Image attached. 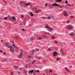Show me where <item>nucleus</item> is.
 <instances>
[{
	"label": "nucleus",
	"instance_id": "f257e3e1",
	"mask_svg": "<svg viewBox=\"0 0 75 75\" xmlns=\"http://www.w3.org/2000/svg\"><path fill=\"white\" fill-rule=\"evenodd\" d=\"M11 44L10 43H6L5 44V46L7 47V48H9L11 52H14V49L13 48V47L11 45H9Z\"/></svg>",
	"mask_w": 75,
	"mask_h": 75
},
{
	"label": "nucleus",
	"instance_id": "f03ea898",
	"mask_svg": "<svg viewBox=\"0 0 75 75\" xmlns=\"http://www.w3.org/2000/svg\"><path fill=\"white\" fill-rule=\"evenodd\" d=\"M23 52L24 51H23V50L21 51V52L19 54V58H21V57L23 56Z\"/></svg>",
	"mask_w": 75,
	"mask_h": 75
},
{
	"label": "nucleus",
	"instance_id": "7ed1b4c3",
	"mask_svg": "<svg viewBox=\"0 0 75 75\" xmlns=\"http://www.w3.org/2000/svg\"><path fill=\"white\" fill-rule=\"evenodd\" d=\"M53 57H56V56H57V55H58V54L57 53V52L56 51H54L53 52Z\"/></svg>",
	"mask_w": 75,
	"mask_h": 75
},
{
	"label": "nucleus",
	"instance_id": "20e7f679",
	"mask_svg": "<svg viewBox=\"0 0 75 75\" xmlns=\"http://www.w3.org/2000/svg\"><path fill=\"white\" fill-rule=\"evenodd\" d=\"M52 6H55V7H58V6H59V4L55 3L52 4Z\"/></svg>",
	"mask_w": 75,
	"mask_h": 75
},
{
	"label": "nucleus",
	"instance_id": "39448f33",
	"mask_svg": "<svg viewBox=\"0 0 75 75\" xmlns=\"http://www.w3.org/2000/svg\"><path fill=\"white\" fill-rule=\"evenodd\" d=\"M67 27L69 30H71V29H72V26L71 25H67Z\"/></svg>",
	"mask_w": 75,
	"mask_h": 75
},
{
	"label": "nucleus",
	"instance_id": "423d86ee",
	"mask_svg": "<svg viewBox=\"0 0 75 75\" xmlns=\"http://www.w3.org/2000/svg\"><path fill=\"white\" fill-rule=\"evenodd\" d=\"M54 17L53 16H50L48 18V20H50L51 18L52 19H54Z\"/></svg>",
	"mask_w": 75,
	"mask_h": 75
},
{
	"label": "nucleus",
	"instance_id": "0eeeda50",
	"mask_svg": "<svg viewBox=\"0 0 75 75\" xmlns=\"http://www.w3.org/2000/svg\"><path fill=\"white\" fill-rule=\"evenodd\" d=\"M24 5H25V6H30V4L29 3H28L24 4Z\"/></svg>",
	"mask_w": 75,
	"mask_h": 75
},
{
	"label": "nucleus",
	"instance_id": "6e6552de",
	"mask_svg": "<svg viewBox=\"0 0 75 75\" xmlns=\"http://www.w3.org/2000/svg\"><path fill=\"white\" fill-rule=\"evenodd\" d=\"M48 38V37H47V36L45 35H43L42 36V39H45V38Z\"/></svg>",
	"mask_w": 75,
	"mask_h": 75
},
{
	"label": "nucleus",
	"instance_id": "1a4fd4ad",
	"mask_svg": "<svg viewBox=\"0 0 75 75\" xmlns=\"http://www.w3.org/2000/svg\"><path fill=\"white\" fill-rule=\"evenodd\" d=\"M12 45H13V47H14L16 49H19V48H18V47L17 46L16 47V46H15V44H13Z\"/></svg>",
	"mask_w": 75,
	"mask_h": 75
},
{
	"label": "nucleus",
	"instance_id": "9d476101",
	"mask_svg": "<svg viewBox=\"0 0 75 75\" xmlns=\"http://www.w3.org/2000/svg\"><path fill=\"white\" fill-rule=\"evenodd\" d=\"M39 11H42L41 10H36L35 11V13H38Z\"/></svg>",
	"mask_w": 75,
	"mask_h": 75
},
{
	"label": "nucleus",
	"instance_id": "9b49d317",
	"mask_svg": "<svg viewBox=\"0 0 75 75\" xmlns=\"http://www.w3.org/2000/svg\"><path fill=\"white\" fill-rule=\"evenodd\" d=\"M33 72H34V71L31 70L29 71L28 73V74H32Z\"/></svg>",
	"mask_w": 75,
	"mask_h": 75
},
{
	"label": "nucleus",
	"instance_id": "f8f14e48",
	"mask_svg": "<svg viewBox=\"0 0 75 75\" xmlns=\"http://www.w3.org/2000/svg\"><path fill=\"white\" fill-rule=\"evenodd\" d=\"M34 39H35V38H30V40L31 41H33L34 40Z\"/></svg>",
	"mask_w": 75,
	"mask_h": 75
},
{
	"label": "nucleus",
	"instance_id": "ddd939ff",
	"mask_svg": "<svg viewBox=\"0 0 75 75\" xmlns=\"http://www.w3.org/2000/svg\"><path fill=\"white\" fill-rule=\"evenodd\" d=\"M12 18L13 21H16V17L15 16H13L12 17Z\"/></svg>",
	"mask_w": 75,
	"mask_h": 75
},
{
	"label": "nucleus",
	"instance_id": "4468645a",
	"mask_svg": "<svg viewBox=\"0 0 75 75\" xmlns=\"http://www.w3.org/2000/svg\"><path fill=\"white\" fill-rule=\"evenodd\" d=\"M30 15L31 17H34V14H33V13L31 12L30 13Z\"/></svg>",
	"mask_w": 75,
	"mask_h": 75
},
{
	"label": "nucleus",
	"instance_id": "2eb2a0df",
	"mask_svg": "<svg viewBox=\"0 0 75 75\" xmlns=\"http://www.w3.org/2000/svg\"><path fill=\"white\" fill-rule=\"evenodd\" d=\"M70 35L71 36H72L73 35H75V34L74 33H70Z\"/></svg>",
	"mask_w": 75,
	"mask_h": 75
},
{
	"label": "nucleus",
	"instance_id": "dca6fc26",
	"mask_svg": "<svg viewBox=\"0 0 75 75\" xmlns=\"http://www.w3.org/2000/svg\"><path fill=\"white\" fill-rule=\"evenodd\" d=\"M64 13V15L65 16H67V15H68V14L67 13V11H65Z\"/></svg>",
	"mask_w": 75,
	"mask_h": 75
},
{
	"label": "nucleus",
	"instance_id": "f3484780",
	"mask_svg": "<svg viewBox=\"0 0 75 75\" xmlns=\"http://www.w3.org/2000/svg\"><path fill=\"white\" fill-rule=\"evenodd\" d=\"M49 32H51V31H52V30H53L52 28H49Z\"/></svg>",
	"mask_w": 75,
	"mask_h": 75
},
{
	"label": "nucleus",
	"instance_id": "a211bd4d",
	"mask_svg": "<svg viewBox=\"0 0 75 75\" xmlns=\"http://www.w3.org/2000/svg\"><path fill=\"white\" fill-rule=\"evenodd\" d=\"M4 2L6 4H8V2L7 1H4Z\"/></svg>",
	"mask_w": 75,
	"mask_h": 75
},
{
	"label": "nucleus",
	"instance_id": "6ab92c4d",
	"mask_svg": "<svg viewBox=\"0 0 75 75\" xmlns=\"http://www.w3.org/2000/svg\"><path fill=\"white\" fill-rule=\"evenodd\" d=\"M44 34H45L46 35V34H49V35H50V33H49L45 32L44 33Z\"/></svg>",
	"mask_w": 75,
	"mask_h": 75
},
{
	"label": "nucleus",
	"instance_id": "aec40b11",
	"mask_svg": "<svg viewBox=\"0 0 75 75\" xmlns=\"http://www.w3.org/2000/svg\"><path fill=\"white\" fill-rule=\"evenodd\" d=\"M35 61H37V60H35L34 61H33L32 63V64H33L35 62Z\"/></svg>",
	"mask_w": 75,
	"mask_h": 75
},
{
	"label": "nucleus",
	"instance_id": "412c9836",
	"mask_svg": "<svg viewBox=\"0 0 75 75\" xmlns=\"http://www.w3.org/2000/svg\"><path fill=\"white\" fill-rule=\"evenodd\" d=\"M45 28H50V27H48V26H46L45 27Z\"/></svg>",
	"mask_w": 75,
	"mask_h": 75
},
{
	"label": "nucleus",
	"instance_id": "4be33fe9",
	"mask_svg": "<svg viewBox=\"0 0 75 75\" xmlns=\"http://www.w3.org/2000/svg\"><path fill=\"white\" fill-rule=\"evenodd\" d=\"M7 17H6V18H4V20H7Z\"/></svg>",
	"mask_w": 75,
	"mask_h": 75
},
{
	"label": "nucleus",
	"instance_id": "5701e85b",
	"mask_svg": "<svg viewBox=\"0 0 75 75\" xmlns=\"http://www.w3.org/2000/svg\"><path fill=\"white\" fill-rule=\"evenodd\" d=\"M65 69L66 70L67 72H69V70H68V69H67V67H66L65 68Z\"/></svg>",
	"mask_w": 75,
	"mask_h": 75
},
{
	"label": "nucleus",
	"instance_id": "b1692460",
	"mask_svg": "<svg viewBox=\"0 0 75 75\" xmlns=\"http://www.w3.org/2000/svg\"><path fill=\"white\" fill-rule=\"evenodd\" d=\"M61 52L62 54V55H64V52H63V51H62V50H61Z\"/></svg>",
	"mask_w": 75,
	"mask_h": 75
},
{
	"label": "nucleus",
	"instance_id": "393cba45",
	"mask_svg": "<svg viewBox=\"0 0 75 75\" xmlns=\"http://www.w3.org/2000/svg\"><path fill=\"white\" fill-rule=\"evenodd\" d=\"M69 22H70L69 20H67V21H66V23H69Z\"/></svg>",
	"mask_w": 75,
	"mask_h": 75
},
{
	"label": "nucleus",
	"instance_id": "a878e982",
	"mask_svg": "<svg viewBox=\"0 0 75 75\" xmlns=\"http://www.w3.org/2000/svg\"><path fill=\"white\" fill-rule=\"evenodd\" d=\"M41 38H42V37H39V38H38V39L40 40H41Z\"/></svg>",
	"mask_w": 75,
	"mask_h": 75
},
{
	"label": "nucleus",
	"instance_id": "bb28decb",
	"mask_svg": "<svg viewBox=\"0 0 75 75\" xmlns=\"http://www.w3.org/2000/svg\"><path fill=\"white\" fill-rule=\"evenodd\" d=\"M41 18H43V19H45V17H41Z\"/></svg>",
	"mask_w": 75,
	"mask_h": 75
},
{
	"label": "nucleus",
	"instance_id": "cd10ccee",
	"mask_svg": "<svg viewBox=\"0 0 75 75\" xmlns=\"http://www.w3.org/2000/svg\"><path fill=\"white\" fill-rule=\"evenodd\" d=\"M36 72H38L39 74H40V71L39 70H38L36 71Z\"/></svg>",
	"mask_w": 75,
	"mask_h": 75
},
{
	"label": "nucleus",
	"instance_id": "c85d7f7f",
	"mask_svg": "<svg viewBox=\"0 0 75 75\" xmlns=\"http://www.w3.org/2000/svg\"><path fill=\"white\" fill-rule=\"evenodd\" d=\"M58 7H64V6L63 5H59V6H58Z\"/></svg>",
	"mask_w": 75,
	"mask_h": 75
},
{
	"label": "nucleus",
	"instance_id": "c756f323",
	"mask_svg": "<svg viewBox=\"0 0 75 75\" xmlns=\"http://www.w3.org/2000/svg\"><path fill=\"white\" fill-rule=\"evenodd\" d=\"M48 51H51V49L50 48H49L48 49Z\"/></svg>",
	"mask_w": 75,
	"mask_h": 75
},
{
	"label": "nucleus",
	"instance_id": "7c9ffc66",
	"mask_svg": "<svg viewBox=\"0 0 75 75\" xmlns=\"http://www.w3.org/2000/svg\"><path fill=\"white\" fill-rule=\"evenodd\" d=\"M15 0H12V1H11V3H13L14 2V1Z\"/></svg>",
	"mask_w": 75,
	"mask_h": 75
},
{
	"label": "nucleus",
	"instance_id": "2f4dec72",
	"mask_svg": "<svg viewBox=\"0 0 75 75\" xmlns=\"http://www.w3.org/2000/svg\"><path fill=\"white\" fill-rule=\"evenodd\" d=\"M15 37H16L17 39H19L18 37L17 36H15Z\"/></svg>",
	"mask_w": 75,
	"mask_h": 75
},
{
	"label": "nucleus",
	"instance_id": "473e14b6",
	"mask_svg": "<svg viewBox=\"0 0 75 75\" xmlns=\"http://www.w3.org/2000/svg\"><path fill=\"white\" fill-rule=\"evenodd\" d=\"M49 7L50 8H52V6L51 5H50L49 6Z\"/></svg>",
	"mask_w": 75,
	"mask_h": 75
},
{
	"label": "nucleus",
	"instance_id": "72a5a7b5",
	"mask_svg": "<svg viewBox=\"0 0 75 75\" xmlns=\"http://www.w3.org/2000/svg\"><path fill=\"white\" fill-rule=\"evenodd\" d=\"M68 6H70V7H71V6H73V4H71V5H70V4H68Z\"/></svg>",
	"mask_w": 75,
	"mask_h": 75
},
{
	"label": "nucleus",
	"instance_id": "f704fd0d",
	"mask_svg": "<svg viewBox=\"0 0 75 75\" xmlns=\"http://www.w3.org/2000/svg\"><path fill=\"white\" fill-rule=\"evenodd\" d=\"M45 7H47V4H45Z\"/></svg>",
	"mask_w": 75,
	"mask_h": 75
},
{
	"label": "nucleus",
	"instance_id": "c9c22d12",
	"mask_svg": "<svg viewBox=\"0 0 75 75\" xmlns=\"http://www.w3.org/2000/svg\"><path fill=\"white\" fill-rule=\"evenodd\" d=\"M52 39H54V38H55V37L54 36H52Z\"/></svg>",
	"mask_w": 75,
	"mask_h": 75
},
{
	"label": "nucleus",
	"instance_id": "e433bc0d",
	"mask_svg": "<svg viewBox=\"0 0 75 75\" xmlns=\"http://www.w3.org/2000/svg\"><path fill=\"white\" fill-rule=\"evenodd\" d=\"M74 17L73 16H70V18H73Z\"/></svg>",
	"mask_w": 75,
	"mask_h": 75
},
{
	"label": "nucleus",
	"instance_id": "4c0bfd02",
	"mask_svg": "<svg viewBox=\"0 0 75 75\" xmlns=\"http://www.w3.org/2000/svg\"><path fill=\"white\" fill-rule=\"evenodd\" d=\"M25 68H27V67H28L27 66L25 65Z\"/></svg>",
	"mask_w": 75,
	"mask_h": 75
},
{
	"label": "nucleus",
	"instance_id": "58836bf2",
	"mask_svg": "<svg viewBox=\"0 0 75 75\" xmlns=\"http://www.w3.org/2000/svg\"><path fill=\"white\" fill-rule=\"evenodd\" d=\"M35 50H37V51H39V50L38 49H35Z\"/></svg>",
	"mask_w": 75,
	"mask_h": 75
},
{
	"label": "nucleus",
	"instance_id": "ea45409f",
	"mask_svg": "<svg viewBox=\"0 0 75 75\" xmlns=\"http://www.w3.org/2000/svg\"><path fill=\"white\" fill-rule=\"evenodd\" d=\"M65 4H68V1H66Z\"/></svg>",
	"mask_w": 75,
	"mask_h": 75
},
{
	"label": "nucleus",
	"instance_id": "a19ab883",
	"mask_svg": "<svg viewBox=\"0 0 75 75\" xmlns=\"http://www.w3.org/2000/svg\"><path fill=\"white\" fill-rule=\"evenodd\" d=\"M62 0H59V2H61L62 1Z\"/></svg>",
	"mask_w": 75,
	"mask_h": 75
},
{
	"label": "nucleus",
	"instance_id": "79ce46f5",
	"mask_svg": "<svg viewBox=\"0 0 75 75\" xmlns=\"http://www.w3.org/2000/svg\"><path fill=\"white\" fill-rule=\"evenodd\" d=\"M28 57L29 58H31V56H28Z\"/></svg>",
	"mask_w": 75,
	"mask_h": 75
},
{
	"label": "nucleus",
	"instance_id": "37998d69",
	"mask_svg": "<svg viewBox=\"0 0 75 75\" xmlns=\"http://www.w3.org/2000/svg\"><path fill=\"white\" fill-rule=\"evenodd\" d=\"M21 18H23L24 17V16L21 15Z\"/></svg>",
	"mask_w": 75,
	"mask_h": 75
},
{
	"label": "nucleus",
	"instance_id": "c03bdc74",
	"mask_svg": "<svg viewBox=\"0 0 75 75\" xmlns=\"http://www.w3.org/2000/svg\"><path fill=\"white\" fill-rule=\"evenodd\" d=\"M56 2H59V0H56Z\"/></svg>",
	"mask_w": 75,
	"mask_h": 75
},
{
	"label": "nucleus",
	"instance_id": "a18cd8bd",
	"mask_svg": "<svg viewBox=\"0 0 75 75\" xmlns=\"http://www.w3.org/2000/svg\"><path fill=\"white\" fill-rule=\"evenodd\" d=\"M18 74H20V72H19V71H18Z\"/></svg>",
	"mask_w": 75,
	"mask_h": 75
},
{
	"label": "nucleus",
	"instance_id": "49530a36",
	"mask_svg": "<svg viewBox=\"0 0 75 75\" xmlns=\"http://www.w3.org/2000/svg\"><path fill=\"white\" fill-rule=\"evenodd\" d=\"M22 31H25V30H24V29H22Z\"/></svg>",
	"mask_w": 75,
	"mask_h": 75
},
{
	"label": "nucleus",
	"instance_id": "de8ad7c7",
	"mask_svg": "<svg viewBox=\"0 0 75 75\" xmlns=\"http://www.w3.org/2000/svg\"><path fill=\"white\" fill-rule=\"evenodd\" d=\"M55 42H56V44H57V43H58V42H57V40L55 41Z\"/></svg>",
	"mask_w": 75,
	"mask_h": 75
},
{
	"label": "nucleus",
	"instance_id": "09e8293b",
	"mask_svg": "<svg viewBox=\"0 0 75 75\" xmlns=\"http://www.w3.org/2000/svg\"><path fill=\"white\" fill-rule=\"evenodd\" d=\"M56 59H57V61H58V60L59 59L58 58H56Z\"/></svg>",
	"mask_w": 75,
	"mask_h": 75
},
{
	"label": "nucleus",
	"instance_id": "8fccbe9b",
	"mask_svg": "<svg viewBox=\"0 0 75 75\" xmlns=\"http://www.w3.org/2000/svg\"><path fill=\"white\" fill-rule=\"evenodd\" d=\"M51 75H57L56 74H51Z\"/></svg>",
	"mask_w": 75,
	"mask_h": 75
},
{
	"label": "nucleus",
	"instance_id": "3c124183",
	"mask_svg": "<svg viewBox=\"0 0 75 75\" xmlns=\"http://www.w3.org/2000/svg\"><path fill=\"white\" fill-rule=\"evenodd\" d=\"M15 68H18V67L17 66H15Z\"/></svg>",
	"mask_w": 75,
	"mask_h": 75
},
{
	"label": "nucleus",
	"instance_id": "603ef678",
	"mask_svg": "<svg viewBox=\"0 0 75 75\" xmlns=\"http://www.w3.org/2000/svg\"><path fill=\"white\" fill-rule=\"evenodd\" d=\"M24 73L25 74H27V71H26Z\"/></svg>",
	"mask_w": 75,
	"mask_h": 75
},
{
	"label": "nucleus",
	"instance_id": "864d4df0",
	"mask_svg": "<svg viewBox=\"0 0 75 75\" xmlns=\"http://www.w3.org/2000/svg\"><path fill=\"white\" fill-rule=\"evenodd\" d=\"M22 24H23L22 23H20V25H22Z\"/></svg>",
	"mask_w": 75,
	"mask_h": 75
},
{
	"label": "nucleus",
	"instance_id": "5fc2aeb1",
	"mask_svg": "<svg viewBox=\"0 0 75 75\" xmlns=\"http://www.w3.org/2000/svg\"><path fill=\"white\" fill-rule=\"evenodd\" d=\"M0 52H1V53H2V52H3V51L0 50Z\"/></svg>",
	"mask_w": 75,
	"mask_h": 75
},
{
	"label": "nucleus",
	"instance_id": "6e6d98bb",
	"mask_svg": "<svg viewBox=\"0 0 75 75\" xmlns=\"http://www.w3.org/2000/svg\"><path fill=\"white\" fill-rule=\"evenodd\" d=\"M6 54V53L5 52L4 53V55H5Z\"/></svg>",
	"mask_w": 75,
	"mask_h": 75
},
{
	"label": "nucleus",
	"instance_id": "4d7b16f0",
	"mask_svg": "<svg viewBox=\"0 0 75 75\" xmlns=\"http://www.w3.org/2000/svg\"><path fill=\"white\" fill-rule=\"evenodd\" d=\"M11 74H12V75H13V73L11 72Z\"/></svg>",
	"mask_w": 75,
	"mask_h": 75
},
{
	"label": "nucleus",
	"instance_id": "13d9d810",
	"mask_svg": "<svg viewBox=\"0 0 75 75\" xmlns=\"http://www.w3.org/2000/svg\"><path fill=\"white\" fill-rule=\"evenodd\" d=\"M50 72H52V70H50Z\"/></svg>",
	"mask_w": 75,
	"mask_h": 75
},
{
	"label": "nucleus",
	"instance_id": "bf43d9fd",
	"mask_svg": "<svg viewBox=\"0 0 75 75\" xmlns=\"http://www.w3.org/2000/svg\"><path fill=\"white\" fill-rule=\"evenodd\" d=\"M33 75H35V73L33 74Z\"/></svg>",
	"mask_w": 75,
	"mask_h": 75
},
{
	"label": "nucleus",
	"instance_id": "052dcab7",
	"mask_svg": "<svg viewBox=\"0 0 75 75\" xmlns=\"http://www.w3.org/2000/svg\"><path fill=\"white\" fill-rule=\"evenodd\" d=\"M24 75H27V74H24Z\"/></svg>",
	"mask_w": 75,
	"mask_h": 75
},
{
	"label": "nucleus",
	"instance_id": "680f3d73",
	"mask_svg": "<svg viewBox=\"0 0 75 75\" xmlns=\"http://www.w3.org/2000/svg\"><path fill=\"white\" fill-rule=\"evenodd\" d=\"M35 9L36 10V9H37V8H35Z\"/></svg>",
	"mask_w": 75,
	"mask_h": 75
},
{
	"label": "nucleus",
	"instance_id": "e2e57ef3",
	"mask_svg": "<svg viewBox=\"0 0 75 75\" xmlns=\"http://www.w3.org/2000/svg\"><path fill=\"white\" fill-rule=\"evenodd\" d=\"M1 42H2V41H1Z\"/></svg>",
	"mask_w": 75,
	"mask_h": 75
},
{
	"label": "nucleus",
	"instance_id": "0e129e2a",
	"mask_svg": "<svg viewBox=\"0 0 75 75\" xmlns=\"http://www.w3.org/2000/svg\"><path fill=\"white\" fill-rule=\"evenodd\" d=\"M65 6H67V5H66Z\"/></svg>",
	"mask_w": 75,
	"mask_h": 75
},
{
	"label": "nucleus",
	"instance_id": "69168bd1",
	"mask_svg": "<svg viewBox=\"0 0 75 75\" xmlns=\"http://www.w3.org/2000/svg\"><path fill=\"white\" fill-rule=\"evenodd\" d=\"M67 8L66 7H65V8Z\"/></svg>",
	"mask_w": 75,
	"mask_h": 75
},
{
	"label": "nucleus",
	"instance_id": "338daca9",
	"mask_svg": "<svg viewBox=\"0 0 75 75\" xmlns=\"http://www.w3.org/2000/svg\"><path fill=\"white\" fill-rule=\"evenodd\" d=\"M13 44H14V42H12V43Z\"/></svg>",
	"mask_w": 75,
	"mask_h": 75
},
{
	"label": "nucleus",
	"instance_id": "774afa93",
	"mask_svg": "<svg viewBox=\"0 0 75 75\" xmlns=\"http://www.w3.org/2000/svg\"><path fill=\"white\" fill-rule=\"evenodd\" d=\"M11 75H12V74H11Z\"/></svg>",
	"mask_w": 75,
	"mask_h": 75
}]
</instances>
